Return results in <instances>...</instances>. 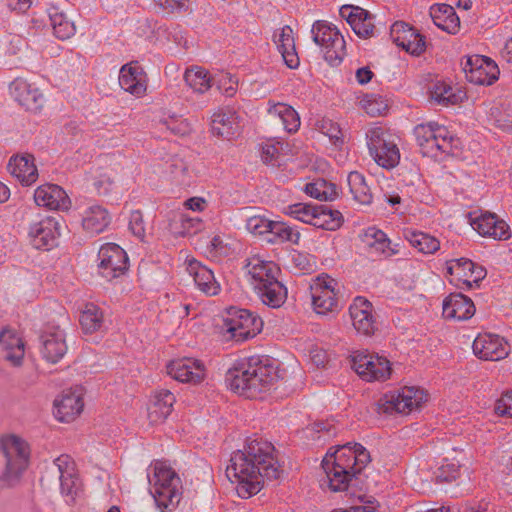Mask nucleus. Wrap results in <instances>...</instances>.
<instances>
[{
  "label": "nucleus",
  "mask_w": 512,
  "mask_h": 512,
  "mask_svg": "<svg viewBox=\"0 0 512 512\" xmlns=\"http://www.w3.org/2000/svg\"><path fill=\"white\" fill-rule=\"evenodd\" d=\"M274 446L263 439L248 440L243 450L233 453L226 475L237 483V493L242 498L257 494L264 479L278 480L283 470L274 456Z\"/></svg>",
  "instance_id": "obj_1"
},
{
  "label": "nucleus",
  "mask_w": 512,
  "mask_h": 512,
  "mask_svg": "<svg viewBox=\"0 0 512 512\" xmlns=\"http://www.w3.org/2000/svg\"><path fill=\"white\" fill-rule=\"evenodd\" d=\"M278 380L276 367L260 360L250 359L229 369L226 382L230 389L245 398H258L269 391Z\"/></svg>",
  "instance_id": "obj_2"
},
{
  "label": "nucleus",
  "mask_w": 512,
  "mask_h": 512,
  "mask_svg": "<svg viewBox=\"0 0 512 512\" xmlns=\"http://www.w3.org/2000/svg\"><path fill=\"white\" fill-rule=\"evenodd\" d=\"M182 495V487L176 472L164 465L154 466L153 497L162 512H170L177 507Z\"/></svg>",
  "instance_id": "obj_3"
},
{
  "label": "nucleus",
  "mask_w": 512,
  "mask_h": 512,
  "mask_svg": "<svg viewBox=\"0 0 512 512\" xmlns=\"http://www.w3.org/2000/svg\"><path fill=\"white\" fill-rule=\"evenodd\" d=\"M0 449L6 458L5 479L8 485H13L28 467L29 445L19 436L12 434L0 438Z\"/></svg>",
  "instance_id": "obj_4"
},
{
  "label": "nucleus",
  "mask_w": 512,
  "mask_h": 512,
  "mask_svg": "<svg viewBox=\"0 0 512 512\" xmlns=\"http://www.w3.org/2000/svg\"><path fill=\"white\" fill-rule=\"evenodd\" d=\"M352 454H346L343 449L334 454L326 455L322 461L325 472L324 482L333 492L345 491L352 478L356 475L353 470Z\"/></svg>",
  "instance_id": "obj_5"
},
{
  "label": "nucleus",
  "mask_w": 512,
  "mask_h": 512,
  "mask_svg": "<svg viewBox=\"0 0 512 512\" xmlns=\"http://www.w3.org/2000/svg\"><path fill=\"white\" fill-rule=\"evenodd\" d=\"M423 156L436 157L438 152L450 153L453 137L445 126L437 123L417 125L414 129Z\"/></svg>",
  "instance_id": "obj_6"
},
{
  "label": "nucleus",
  "mask_w": 512,
  "mask_h": 512,
  "mask_svg": "<svg viewBox=\"0 0 512 512\" xmlns=\"http://www.w3.org/2000/svg\"><path fill=\"white\" fill-rule=\"evenodd\" d=\"M41 481L47 483L58 481L62 494H75L79 486V472L74 459L68 454H61L47 469L46 475L42 477Z\"/></svg>",
  "instance_id": "obj_7"
},
{
  "label": "nucleus",
  "mask_w": 512,
  "mask_h": 512,
  "mask_svg": "<svg viewBox=\"0 0 512 512\" xmlns=\"http://www.w3.org/2000/svg\"><path fill=\"white\" fill-rule=\"evenodd\" d=\"M262 320L253 316L248 310L231 307L228 317L224 319L223 328L229 338L236 342H243L254 338L262 329Z\"/></svg>",
  "instance_id": "obj_8"
},
{
  "label": "nucleus",
  "mask_w": 512,
  "mask_h": 512,
  "mask_svg": "<svg viewBox=\"0 0 512 512\" xmlns=\"http://www.w3.org/2000/svg\"><path fill=\"white\" fill-rule=\"evenodd\" d=\"M313 40L324 49V58L331 65H338L345 55V40L335 29L317 21L312 27Z\"/></svg>",
  "instance_id": "obj_9"
},
{
  "label": "nucleus",
  "mask_w": 512,
  "mask_h": 512,
  "mask_svg": "<svg viewBox=\"0 0 512 512\" xmlns=\"http://www.w3.org/2000/svg\"><path fill=\"white\" fill-rule=\"evenodd\" d=\"M352 368L365 381H385L391 375L392 369L388 359L364 352H354L351 355Z\"/></svg>",
  "instance_id": "obj_10"
},
{
  "label": "nucleus",
  "mask_w": 512,
  "mask_h": 512,
  "mask_svg": "<svg viewBox=\"0 0 512 512\" xmlns=\"http://www.w3.org/2000/svg\"><path fill=\"white\" fill-rule=\"evenodd\" d=\"M99 269L101 275L112 280L123 275L128 269V257L126 252L117 244L107 243L98 253Z\"/></svg>",
  "instance_id": "obj_11"
},
{
  "label": "nucleus",
  "mask_w": 512,
  "mask_h": 512,
  "mask_svg": "<svg viewBox=\"0 0 512 512\" xmlns=\"http://www.w3.org/2000/svg\"><path fill=\"white\" fill-rule=\"evenodd\" d=\"M336 281L328 275L318 276L311 285L312 304L316 313L327 314L337 308Z\"/></svg>",
  "instance_id": "obj_12"
},
{
  "label": "nucleus",
  "mask_w": 512,
  "mask_h": 512,
  "mask_svg": "<svg viewBox=\"0 0 512 512\" xmlns=\"http://www.w3.org/2000/svg\"><path fill=\"white\" fill-rule=\"evenodd\" d=\"M392 41L406 52L419 56L426 49L425 37L409 24L397 21L390 29Z\"/></svg>",
  "instance_id": "obj_13"
},
{
  "label": "nucleus",
  "mask_w": 512,
  "mask_h": 512,
  "mask_svg": "<svg viewBox=\"0 0 512 512\" xmlns=\"http://www.w3.org/2000/svg\"><path fill=\"white\" fill-rule=\"evenodd\" d=\"M427 393L419 388L404 387L397 396H391L386 399L380 406L383 407L385 413L393 411L398 413H410L414 408H418L422 403L427 401Z\"/></svg>",
  "instance_id": "obj_14"
},
{
  "label": "nucleus",
  "mask_w": 512,
  "mask_h": 512,
  "mask_svg": "<svg viewBox=\"0 0 512 512\" xmlns=\"http://www.w3.org/2000/svg\"><path fill=\"white\" fill-rule=\"evenodd\" d=\"M472 348L479 359L486 361H499L509 354L508 343L494 334H479L473 341Z\"/></svg>",
  "instance_id": "obj_15"
},
{
  "label": "nucleus",
  "mask_w": 512,
  "mask_h": 512,
  "mask_svg": "<svg viewBox=\"0 0 512 512\" xmlns=\"http://www.w3.org/2000/svg\"><path fill=\"white\" fill-rule=\"evenodd\" d=\"M265 124L274 131L284 130L293 133L300 127V117L292 106L276 103L268 109Z\"/></svg>",
  "instance_id": "obj_16"
},
{
  "label": "nucleus",
  "mask_w": 512,
  "mask_h": 512,
  "mask_svg": "<svg viewBox=\"0 0 512 512\" xmlns=\"http://www.w3.org/2000/svg\"><path fill=\"white\" fill-rule=\"evenodd\" d=\"M352 324L355 330L362 335L371 336L376 331V320L373 315V306L364 297H356L349 308Z\"/></svg>",
  "instance_id": "obj_17"
},
{
  "label": "nucleus",
  "mask_w": 512,
  "mask_h": 512,
  "mask_svg": "<svg viewBox=\"0 0 512 512\" xmlns=\"http://www.w3.org/2000/svg\"><path fill=\"white\" fill-rule=\"evenodd\" d=\"M464 72L469 82L477 85H491L499 73L497 65L486 57L469 58L464 66Z\"/></svg>",
  "instance_id": "obj_18"
},
{
  "label": "nucleus",
  "mask_w": 512,
  "mask_h": 512,
  "mask_svg": "<svg viewBox=\"0 0 512 512\" xmlns=\"http://www.w3.org/2000/svg\"><path fill=\"white\" fill-rule=\"evenodd\" d=\"M469 218L473 229L482 236L498 240H506L510 237L508 224L504 220H499L494 213L485 212L474 218L470 213Z\"/></svg>",
  "instance_id": "obj_19"
},
{
  "label": "nucleus",
  "mask_w": 512,
  "mask_h": 512,
  "mask_svg": "<svg viewBox=\"0 0 512 512\" xmlns=\"http://www.w3.org/2000/svg\"><path fill=\"white\" fill-rule=\"evenodd\" d=\"M176 398L167 389H161L151 397L147 408V417L151 425H158L165 422L171 414Z\"/></svg>",
  "instance_id": "obj_20"
},
{
  "label": "nucleus",
  "mask_w": 512,
  "mask_h": 512,
  "mask_svg": "<svg viewBox=\"0 0 512 512\" xmlns=\"http://www.w3.org/2000/svg\"><path fill=\"white\" fill-rule=\"evenodd\" d=\"M42 339V354L44 358L51 362L57 363L64 357L67 352V344L65 333L59 327H52L44 331Z\"/></svg>",
  "instance_id": "obj_21"
},
{
  "label": "nucleus",
  "mask_w": 512,
  "mask_h": 512,
  "mask_svg": "<svg viewBox=\"0 0 512 512\" xmlns=\"http://www.w3.org/2000/svg\"><path fill=\"white\" fill-rule=\"evenodd\" d=\"M55 416L61 422H71L82 412L84 402L81 394L72 390L64 391L60 398L55 400Z\"/></svg>",
  "instance_id": "obj_22"
},
{
  "label": "nucleus",
  "mask_w": 512,
  "mask_h": 512,
  "mask_svg": "<svg viewBox=\"0 0 512 512\" xmlns=\"http://www.w3.org/2000/svg\"><path fill=\"white\" fill-rule=\"evenodd\" d=\"M8 171L23 185H31L38 179L37 167L31 154L15 155L8 163Z\"/></svg>",
  "instance_id": "obj_23"
},
{
  "label": "nucleus",
  "mask_w": 512,
  "mask_h": 512,
  "mask_svg": "<svg viewBox=\"0 0 512 512\" xmlns=\"http://www.w3.org/2000/svg\"><path fill=\"white\" fill-rule=\"evenodd\" d=\"M29 235L35 248L50 250L55 245L56 238L59 235L57 222L49 217L44 218L30 226Z\"/></svg>",
  "instance_id": "obj_24"
},
{
  "label": "nucleus",
  "mask_w": 512,
  "mask_h": 512,
  "mask_svg": "<svg viewBox=\"0 0 512 512\" xmlns=\"http://www.w3.org/2000/svg\"><path fill=\"white\" fill-rule=\"evenodd\" d=\"M475 313L474 303L461 293H452L443 302V316L459 321L470 319Z\"/></svg>",
  "instance_id": "obj_25"
},
{
  "label": "nucleus",
  "mask_w": 512,
  "mask_h": 512,
  "mask_svg": "<svg viewBox=\"0 0 512 512\" xmlns=\"http://www.w3.org/2000/svg\"><path fill=\"white\" fill-rule=\"evenodd\" d=\"M212 132L227 139L240 134L241 126L239 116L234 110L219 109L212 115Z\"/></svg>",
  "instance_id": "obj_26"
},
{
  "label": "nucleus",
  "mask_w": 512,
  "mask_h": 512,
  "mask_svg": "<svg viewBox=\"0 0 512 512\" xmlns=\"http://www.w3.org/2000/svg\"><path fill=\"white\" fill-rule=\"evenodd\" d=\"M34 200L38 206L51 210L66 209L69 205L66 192L60 186L54 184L39 186L34 192Z\"/></svg>",
  "instance_id": "obj_27"
},
{
  "label": "nucleus",
  "mask_w": 512,
  "mask_h": 512,
  "mask_svg": "<svg viewBox=\"0 0 512 512\" xmlns=\"http://www.w3.org/2000/svg\"><path fill=\"white\" fill-rule=\"evenodd\" d=\"M146 76L136 64L122 66L119 76L120 86L130 94L141 97L146 92Z\"/></svg>",
  "instance_id": "obj_28"
},
{
  "label": "nucleus",
  "mask_w": 512,
  "mask_h": 512,
  "mask_svg": "<svg viewBox=\"0 0 512 512\" xmlns=\"http://www.w3.org/2000/svg\"><path fill=\"white\" fill-rule=\"evenodd\" d=\"M246 267L256 289L262 287V284L273 281L279 272V268L274 262L264 261L259 257H252Z\"/></svg>",
  "instance_id": "obj_29"
},
{
  "label": "nucleus",
  "mask_w": 512,
  "mask_h": 512,
  "mask_svg": "<svg viewBox=\"0 0 512 512\" xmlns=\"http://www.w3.org/2000/svg\"><path fill=\"white\" fill-rule=\"evenodd\" d=\"M430 16L434 24L449 34L460 30V19L454 8L447 4H435L430 7Z\"/></svg>",
  "instance_id": "obj_30"
},
{
  "label": "nucleus",
  "mask_w": 512,
  "mask_h": 512,
  "mask_svg": "<svg viewBox=\"0 0 512 512\" xmlns=\"http://www.w3.org/2000/svg\"><path fill=\"white\" fill-rule=\"evenodd\" d=\"M10 92L13 98L28 110H35L40 106L38 100L41 93L23 78H16L10 84Z\"/></svg>",
  "instance_id": "obj_31"
},
{
  "label": "nucleus",
  "mask_w": 512,
  "mask_h": 512,
  "mask_svg": "<svg viewBox=\"0 0 512 512\" xmlns=\"http://www.w3.org/2000/svg\"><path fill=\"white\" fill-rule=\"evenodd\" d=\"M430 98L442 106L456 105L463 101L466 93L459 88H454L444 81L434 83L430 89Z\"/></svg>",
  "instance_id": "obj_32"
},
{
  "label": "nucleus",
  "mask_w": 512,
  "mask_h": 512,
  "mask_svg": "<svg viewBox=\"0 0 512 512\" xmlns=\"http://www.w3.org/2000/svg\"><path fill=\"white\" fill-rule=\"evenodd\" d=\"M110 217L106 208L92 205L83 214L82 226L89 233H101L109 225Z\"/></svg>",
  "instance_id": "obj_33"
},
{
  "label": "nucleus",
  "mask_w": 512,
  "mask_h": 512,
  "mask_svg": "<svg viewBox=\"0 0 512 512\" xmlns=\"http://www.w3.org/2000/svg\"><path fill=\"white\" fill-rule=\"evenodd\" d=\"M277 46L285 64L291 69L297 68L299 65V57L295 50L293 30L290 26L286 25L281 29Z\"/></svg>",
  "instance_id": "obj_34"
},
{
  "label": "nucleus",
  "mask_w": 512,
  "mask_h": 512,
  "mask_svg": "<svg viewBox=\"0 0 512 512\" xmlns=\"http://www.w3.org/2000/svg\"><path fill=\"white\" fill-rule=\"evenodd\" d=\"M257 290L263 303L272 308H279L287 298V289L277 278L267 284H262V287Z\"/></svg>",
  "instance_id": "obj_35"
},
{
  "label": "nucleus",
  "mask_w": 512,
  "mask_h": 512,
  "mask_svg": "<svg viewBox=\"0 0 512 512\" xmlns=\"http://www.w3.org/2000/svg\"><path fill=\"white\" fill-rule=\"evenodd\" d=\"M194 283L199 290L208 296L217 295L220 291V285L215 280L211 269L202 265L194 259Z\"/></svg>",
  "instance_id": "obj_36"
},
{
  "label": "nucleus",
  "mask_w": 512,
  "mask_h": 512,
  "mask_svg": "<svg viewBox=\"0 0 512 512\" xmlns=\"http://www.w3.org/2000/svg\"><path fill=\"white\" fill-rule=\"evenodd\" d=\"M315 217L312 225L328 231L339 229L343 222L342 214L338 210H332L326 205H316Z\"/></svg>",
  "instance_id": "obj_37"
},
{
  "label": "nucleus",
  "mask_w": 512,
  "mask_h": 512,
  "mask_svg": "<svg viewBox=\"0 0 512 512\" xmlns=\"http://www.w3.org/2000/svg\"><path fill=\"white\" fill-rule=\"evenodd\" d=\"M361 241L365 246L374 249L378 253L387 255L394 253L390 248V240L387 238L386 234L375 227H370L365 230L361 236Z\"/></svg>",
  "instance_id": "obj_38"
},
{
  "label": "nucleus",
  "mask_w": 512,
  "mask_h": 512,
  "mask_svg": "<svg viewBox=\"0 0 512 512\" xmlns=\"http://www.w3.org/2000/svg\"><path fill=\"white\" fill-rule=\"evenodd\" d=\"M348 185L350 192L357 202L365 205L371 203L372 192L361 173L357 171L350 172L348 175Z\"/></svg>",
  "instance_id": "obj_39"
},
{
  "label": "nucleus",
  "mask_w": 512,
  "mask_h": 512,
  "mask_svg": "<svg viewBox=\"0 0 512 512\" xmlns=\"http://www.w3.org/2000/svg\"><path fill=\"white\" fill-rule=\"evenodd\" d=\"M0 346L7 351L5 356L7 360L14 358L20 360L23 357L24 344L12 330L3 329L0 332Z\"/></svg>",
  "instance_id": "obj_40"
},
{
  "label": "nucleus",
  "mask_w": 512,
  "mask_h": 512,
  "mask_svg": "<svg viewBox=\"0 0 512 512\" xmlns=\"http://www.w3.org/2000/svg\"><path fill=\"white\" fill-rule=\"evenodd\" d=\"M80 324L86 334L98 331L103 323V313L101 309L93 303L85 305V309L80 315Z\"/></svg>",
  "instance_id": "obj_41"
},
{
  "label": "nucleus",
  "mask_w": 512,
  "mask_h": 512,
  "mask_svg": "<svg viewBox=\"0 0 512 512\" xmlns=\"http://www.w3.org/2000/svg\"><path fill=\"white\" fill-rule=\"evenodd\" d=\"M305 192L320 201H333L338 196L335 184L327 182L322 178L308 183L305 187Z\"/></svg>",
  "instance_id": "obj_42"
},
{
  "label": "nucleus",
  "mask_w": 512,
  "mask_h": 512,
  "mask_svg": "<svg viewBox=\"0 0 512 512\" xmlns=\"http://www.w3.org/2000/svg\"><path fill=\"white\" fill-rule=\"evenodd\" d=\"M406 238L421 253L432 254L440 248L438 239L423 232H409Z\"/></svg>",
  "instance_id": "obj_43"
},
{
  "label": "nucleus",
  "mask_w": 512,
  "mask_h": 512,
  "mask_svg": "<svg viewBox=\"0 0 512 512\" xmlns=\"http://www.w3.org/2000/svg\"><path fill=\"white\" fill-rule=\"evenodd\" d=\"M355 15H350L351 27L353 31L362 38H369L373 36L374 24L372 22V15L365 9L356 10Z\"/></svg>",
  "instance_id": "obj_44"
},
{
  "label": "nucleus",
  "mask_w": 512,
  "mask_h": 512,
  "mask_svg": "<svg viewBox=\"0 0 512 512\" xmlns=\"http://www.w3.org/2000/svg\"><path fill=\"white\" fill-rule=\"evenodd\" d=\"M370 155L379 166L386 169L394 168L400 160L399 149L393 142L383 146V148L378 149L376 152H371Z\"/></svg>",
  "instance_id": "obj_45"
},
{
  "label": "nucleus",
  "mask_w": 512,
  "mask_h": 512,
  "mask_svg": "<svg viewBox=\"0 0 512 512\" xmlns=\"http://www.w3.org/2000/svg\"><path fill=\"white\" fill-rule=\"evenodd\" d=\"M167 373L173 379L189 383L192 380V366L190 358L184 357L170 361L167 366Z\"/></svg>",
  "instance_id": "obj_46"
},
{
  "label": "nucleus",
  "mask_w": 512,
  "mask_h": 512,
  "mask_svg": "<svg viewBox=\"0 0 512 512\" xmlns=\"http://www.w3.org/2000/svg\"><path fill=\"white\" fill-rule=\"evenodd\" d=\"M169 232L175 238L184 237L192 227V218L188 213L178 210L172 212L169 219Z\"/></svg>",
  "instance_id": "obj_47"
},
{
  "label": "nucleus",
  "mask_w": 512,
  "mask_h": 512,
  "mask_svg": "<svg viewBox=\"0 0 512 512\" xmlns=\"http://www.w3.org/2000/svg\"><path fill=\"white\" fill-rule=\"evenodd\" d=\"M474 268V262L467 258L455 259L447 262V272L450 275H456L457 281L465 284V278H468L469 271Z\"/></svg>",
  "instance_id": "obj_48"
},
{
  "label": "nucleus",
  "mask_w": 512,
  "mask_h": 512,
  "mask_svg": "<svg viewBox=\"0 0 512 512\" xmlns=\"http://www.w3.org/2000/svg\"><path fill=\"white\" fill-rule=\"evenodd\" d=\"M317 211L318 210H316V205L297 203V204L290 205L288 207L287 213L304 223L312 225V222L315 217L314 214Z\"/></svg>",
  "instance_id": "obj_49"
},
{
  "label": "nucleus",
  "mask_w": 512,
  "mask_h": 512,
  "mask_svg": "<svg viewBox=\"0 0 512 512\" xmlns=\"http://www.w3.org/2000/svg\"><path fill=\"white\" fill-rule=\"evenodd\" d=\"M367 138V146L369 152H376L378 149L383 148V146L388 145L391 141H388L385 138V131L381 127H373L368 130L366 133Z\"/></svg>",
  "instance_id": "obj_50"
},
{
  "label": "nucleus",
  "mask_w": 512,
  "mask_h": 512,
  "mask_svg": "<svg viewBox=\"0 0 512 512\" xmlns=\"http://www.w3.org/2000/svg\"><path fill=\"white\" fill-rule=\"evenodd\" d=\"M461 465L458 462L444 463L438 468L437 482H452L459 478Z\"/></svg>",
  "instance_id": "obj_51"
},
{
  "label": "nucleus",
  "mask_w": 512,
  "mask_h": 512,
  "mask_svg": "<svg viewBox=\"0 0 512 512\" xmlns=\"http://www.w3.org/2000/svg\"><path fill=\"white\" fill-rule=\"evenodd\" d=\"M194 481H196L198 489L202 494H209L214 482L212 468L206 465L202 469L197 470L194 475Z\"/></svg>",
  "instance_id": "obj_52"
},
{
  "label": "nucleus",
  "mask_w": 512,
  "mask_h": 512,
  "mask_svg": "<svg viewBox=\"0 0 512 512\" xmlns=\"http://www.w3.org/2000/svg\"><path fill=\"white\" fill-rule=\"evenodd\" d=\"M271 234L277 236L281 241H288L293 244H298L300 240V233L298 231L280 222H273Z\"/></svg>",
  "instance_id": "obj_53"
},
{
  "label": "nucleus",
  "mask_w": 512,
  "mask_h": 512,
  "mask_svg": "<svg viewBox=\"0 0 512 512\" xmlns=\"http://www.w3.org/2000/svg\"><path fill=\"white\" fill-rule=\"evenodd\" d=\"M273 222L262 216H252L247 220L246 227L254 235H264L271 233Z\"/></svg>",
  "instance_id": "obj_54"
},
{
  "label": "nucleus",
  "mask_w": 512,
  "mask_h": 512,
  "mask_svg": "<svg viewBox=\"0 0 512 512\" xmlns=\"http://www.w3.org/2000/svg\"><path fill=\"white\" fill-rule=\"evenodd\" d=\"M52 25L54 34L59 39L65 40L74 34L75 27L73 23L65 20L61 15L52 18Z\"/></svg>",
  "instance_id": "obj_55"
},
{
  "label": "nucleus",
  "mask_w": 512,
  "mask_h": 512,
  "mask_svg": "<svg viewBox=\"0 0 512 512\" xmlns=\"http://www.w3.org/2000/svg\"><path fill=\"white\" fill-rule=\"evenodd\" d=\"M342 449L346 452V454H352L354 459L353 470L355 474L360 473L365 464L369 462V453L360 444H356L354 450H351L350 448L347 451L344 448Z\"/></svg>",
  "instance_id": "obj_56"
},
{
  "label": "nucleus",
  "mask_w": 512,
  "mask_h": 512,
  "mask_svg": "<svg viewBox=\"0 0 512 512\" xmlns=\"http://www.w3.org/2000/svg\"><path fill=\"white\" fill-rule=\"evenodd\" d=\"M320 131L333 140L335 145L343 144V135L337 123L330 119H323L319 124Z\"/></svg>",
  "instance_id": "obj_57"
},
{
  "label": "nucleus",
  "mask_w": 512,
  "mask_h": 512,
  "mask_svg": "<svg viewBox=\"0 0 512 512\" xmlns=\"http://www.w3.org/2000/svg\"><path fill=\"white\" fill-rule=\"evenodd\" d=\"M280 143L272 144L267 143L262 146L261 159L265 164H270L272 166L278 165V160L280 157Z\"/></svg>",
  "instance_id": "obj_58"
},
{
  "label": "nucleus",
  "mask_w": 512,
  "mask_h": 512,
  "mask_svg": "<svg viewBox=\"0 0 512 512\" xmlns=\"http://www.w3.org/2000/svg\"><path fill=\"white\" fill-rule=\"evenodd\" d=\"M194 71V89L199 93L206 92L211 87L212 78L209 72L201 67Z\"/></svg>",
  "instance_id": "obj_59"
},
{
  "label": "nucleus",
  "mask_w": 512,
  "mask_h": 512,
  "mask_svg": "<svg viewBox=\"0 0 512 512\" xmlns=\"http://www.w3.org/2000/svg\"><path fill=\"white\" fill-rule=\"evenodd\" d=\"M197 241L199 248L208 257H216L217 252L224 248L223 241L218 235L213 236L209 242L203 241L202 238H199Z\"/></svg>",
  "instance_id": "obj_60"
},
{
  "label": "nucleus",
  "mask_w": 512,
  "mask_h": 512,
  "mask_svg": "<svg viewBox=\"0 0 512 512\" xmlns=\"http://www.w3.org/2000/svg\"><path fill=\"white\" fill-rule=\"evenodd\" d=\"M494 410L499 416L512 417V391L506 392L496 401Z\"/></svg>",
  "instance_id": "obj_61"
},
{
  "label": "nucleus",
  "mask_w": 512,
  "mask_h": 512,
  "mask_svg": "<svg viewBox=\"0 0 512 512\" xmlns=\"http://www.w3.org/2000/svg\"><path fill=\"white\" fill-rule=\"evenodd\" d=\"M129 227L132 233L140 239H144L146 230L143 215L140 211H133L130 215Z\"/></svg>",
  "instance_id": "obj_62"
},
{
  "label": "nucleus",
  "mask_w": 512,
  "mask_h": 512,
  "mask_svg": "<svg viewBox=\"0 0 512 512\" xmlns=\"http://www.w3.org/2000/svg\"><path fill=\"white\" fill-rule=\"evenodd\" d=\"M238 80L230 75L224 76L218 84V88L223 91L227 97H233L237 92Z\"/></svg>",
  "instance_id": "obj_63"
},
{
  "label": "nucleus",
  "mask_w": 512,
  "mask_h": 512,
  "mask_svg": "<svg viewBox=\"0 0 512 512\" xmlns=\"http://www.w3.org/2000/svg\"><path fill=\"white\" fill-rule=\"evenodd\" d=\"M156 3L161 6L163 9L169 12L181 11L182 9H187L189 6L190 0H155Z\"/></svg>",
  "instance_id": "obj_64"
}]
</instances>
